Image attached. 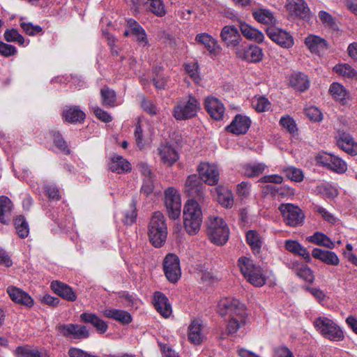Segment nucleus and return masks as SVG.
I'll return each mask as SVG.
<instances>
[{
	"label": "nucleus",
	"mask_w": 357,
	"mask_h": 357,
	"mask_svg": "<svg viewBox=\"0 0 357 357\" xmlns=\"http://www.w3.org/2000/svg\"><path fill=\"white\" fill-rule=\"evenodd\" d=\"M183 225L190 235L196 234L202 222V211L197 201L191 199L186 202L183 213Z\"/></svg>",
	"instance_id": "obj_1"
},
{
	"label": "nucleus",
	"mask_w": 357,
	"mask_h": 357,
	"mask_svg": "<svg viewBox=\"0 0 357 357\" xmlns=\"http://www.w3.org/2000/svg\"><path fill=\"white\" fill-rule=\"evenodd\" d=\"M148 236L150 242L155 248L164 245L167 236V227L164 215L160 212H155L149 224Z\"/></svg>",
	"instance_id": "obj_2"
},
{
	"label": "nucleus",
	"mask_w": 357,
	"mask_h": 357,
	"mask_svg": "<svg viewBox=\"0 0 357 357\" xmlns=\"http://www.w3.org/2000/svg\"><path fill=\"white\" fill-rule=\"evenodd\" d=\"M238 265L244 278L255 287H262L266 279L262 268L256 265L249 257H241L238 260Z\"/></svg>",
	"instance_id": "obj_3"
},
{
	"label": "nucleus",
	"mask_w": 357,
	"mask_h": 357,
	"mask_svg": "<svg viewBox=\"0 0 357 357\" xmlns=\"http://www.w3.org/2000/svg\"><path fill=\"white\" fill-rule=\"evenodd\" d=\"M207 225V235L213 243L218 245L225 244L229 238V228L222 218L210 217Z\"/></svg>",
	"instance_id": "obj_4"
},
{
	"label": "nucleus",
	"mask_w": 357,
	"mask_h": 357,
	"mask_svg": "<svg viewBox=\"0 0 357 357\" xmlns=\"http://www.w3.org/2000/svg\"><path fill=\"white\" fill-rule=\"evenodd\" d=\"M313 324L323 337L330 340L342 341L344 337L340 327L328 317H319L314 319Z\"/></svg>",
	"instance_id": "obj_5"
},
{
	"label": "nucleus",
	"mask_w": 357,
	"mask_h": 357,
	"mask_svg": "<svg viewBox=\"0 0 357 357\" xmlns=\"http://www.w3.org/2000/svg\"><path fill=\"white\" fill-rule=\"evenodd\" d=\"M200 109L198 100L189 95L180 100L174 108V116L176 120H186L195 116Z\"/></svg>",
	"instance_id": "obj_6"
},
{
	"label": "nucleus",
	"mask_w": 357,
	"mask_h": 357,
	"mask_svg": "<svg viewBox=\"0 0 357 357\" xmlns=\"http://www.w3.org/2000/svg\"><path fill=\"white\" fill-rule=\"evenodd\" d=\"M278 209L287 225L297 227L303 224L305 215L298 206L292 204H282Z\"/></svg>",
	"instance_id": "obj_7"
},
{
	"label": "nucleus",
	"mask_w": 357,
	"mask_h": 357,
	"mask_svg": "<svg viewBox=\"0 0 357 357\" xmlns=\"http://www.w3.org/2000/svg\"><path fill=\"white\" fill-rule=\"evenodd\" d=\"M218 312L222 316L228 315L229 318L246 314L245 308L238 300L225 298L218 304Z\"/></svg>",
	"instance_id": "obj_8"
},
{
	"label": "nucleus",
	"mask_w": 357,
	"mask_h": 357,
	"mask_svg": "<svg viewBox=\"0 0 357 357\" xmlns=\"http://www.w3.org/2000/svg\"><path fill=\"white\" fill-rule=\"evenodd\" d=\"M165 204L169 218L175 220L181 214V202L180 195L174 188L165 191Z\"/></svg>",
	"instance_id": "obj_9"
},
{
	"label": "nucleus",
	"mask_w": 357,
	"mask_h": 357,
	"mask_svg": "<svg viewBox=\"0 0 357 357\" xmlns=\"http://www.w3.org/2000/svg\"><path fill=\"white\" fill-rule=\"evenodd\" d=\"M235 54L238 58L248 62L257 63L263 59L262 50L254 45H239L235 49Z\"/></svg>",
	"instance_id": "obj_10"
},
{
	"label": "nucleus",
	"mask_w": 357,
	"mask_h": 357,
	"mask_svg": "<svg viewBox=\"0 0 357 357\" xmlns=\"http://www.w3.org/2000/svg\"><path fill=\"white\" fill-rule=\"evenodd\" d=\"M163 269L169 282H177L181 275L178 257L174 254H168L163 261Z\"/></svg>",
	"instance_id": "obj_11"
},
{
	"label": "nucleus",
	"mask_w": 357,
	"mask_h": 357,
	"mask_svg": "<svg viewBox=\"0 0 357 357\" xmlns=\"http://www.w3.org/2000/svg\"><path fill=\"white\" fill-rule=\"evenodd\" d=\"M266 34L269 38L284 48H290L294 45V38L291 35L281 29L271 26L266 29Z\"/></svg>",
	"instance_id": "obj_12"
},
{
	"label": "nucleus",
	"mask_w": 357,
	"mask_h": 357,
	"mask_svg": "<svg viewBox=\"0 0 357 357\" xmlns=\"http://www.w3.org/2000/svg\"><path fill=\"white\" fill-rule=\"evenodd\" d=\"M196 174L190 175L185 183V192L188 196L201 200L204 196V185Z\"/></svg>",
	"instance_id": "obj_13"
},
{
	"label": "nucleus",
	"mask_w": 357,
	"mask_h": 357,
	"mask_svg": "<svg viewBox=\"0 0 357 357\" xmlns=\"http://www.w3.org/2000/svg\"><path fill=\"white\" fill-rule=\"evenodd\" d=\"M58 331L63 336L73 339H85L89 336L86 327L78 324H61L58 326Z\"/></svg>",
	"instance_id": "obj_14"
},
{
	"label": "nucleus",
	"mask_w": 357,
	"mask_h": 357,
	"mask_svg": "<svg viewBox=\"0 0 357 357\" xmlns=\"http://www.w3.org/2000/svg\"><path fill=\"white\" fill-rule=\"evenodd\" d=\"M200 178L210 185H216L219 181V171L215 164L202 162L198 167Z\"/></svg>",
	"instance_id": "obj_15"
},
{
	"label": "nucleus",
	"mask_w": 357,
	"mask_h": 357,
	"mask_svg": "<svg viewBox=\"0 0 357 357\" xmlns=\"http://www.w3.org/2000/svg\"><path fill=\"white\" fill-rule=\"evenodd\" d=\"M204 107L212 119L217 121L223 119L225 109L222 102L217 98L206 97L204 100Z\"/></svg>",
	"instance_id": "obj_16"
},
{
	"label": "nucleus",
	"mask_w": 357,
	"mask_h": 357,
	"mask_svg": "<svg viewBox=\"0 0 357 357\" xmlns=\"http://www.w3.org/2000/svg\"><path fill=\"white\" fill-rule=\"evenodd\" d=\"M336 143L337 146L347 154L357 155V142L353 137L345 132H338Z\"/></svg>",
	"instance_id": "obj_17"
},
{
	"label": "nucleus",
	"mask_w": 357,
	"mask_h": 357,
	"mask_svg": "<svg viewBox=\"0 0 357 357\" xmlns=\"http://www.w3.org/2000/svg\"><path fill=\"white\" fill-rule=\"evenodd\" d=\"M285 7L293 17L306 19L310 16V9L304 0H287Z\"/></svg>",
	"instance_id": "obj_18"
},
{
	"label": "nucleus",
	"mask_w": 357,
	"mask_h": 357,
	"mask_svg": "<svg viewBox=\"0 0 357 357\" xmlns=\"http://www.w3.org/2000/svg\"><path fill=\"white\" fill-rule=\"evenodd\" d=\"M221 39L230 48L236 49L242 40L241 36L234 26H225L220 33Z\"/></svg>",
	"instance_id": "obj_19"
},
{
	"label": "nucleus",
	"mask_w": 357,
	"mask_h": 357,
	"mask_svg": "<svg viewBox=\"0 0 357 357\" xmlns=\"http://www.w3.org/2000/svg\"><path fill=\"white\" fill-rule=\"evenodd\" d=\"M157 153L162 162L167 166H172L178 160V153L169 144H162L157 149Z\"/></svg>",
	"instance_id": "obj_20"
},
{
	"label": "nucleus",
	"mask_w": 357,
	"mask_h": 357,
	"mask_svg": "<svg viewBox=\"0 0 357 357\" xmlns=\"http://www.w3.org/2000/svg\"><path fill=\"white\" fill-rule=\"evenodd\" d=\"M153 305L158 313L163 317L167 318L172 314V306L167 297L160 291L154 293L153 298Z\"/></svg>",
	"instance_id": "obj_21"
},
{
	"label": "nucleus",
	"mask_w": 357,
	"mask_h": 357,
	"mask_svg": "<svg viewBox=\"0 0 357 357\" xmlns=\"http://www.w3.org/2000/svg\"><path fill=\"white\" fill-rule=\"evenodd\" d=\"M251 121L246 116L237 114L231 123L227 127V130L235 134H245L250 126Z\"/></svg>",
	"instance_id": "obj_22"
},
{
	"label": "nucleus",
	"mask_w": 357,
	"mask_h": 357,
	"mask_svg": "<svg viewBox=\"0 0 357 357\" xmlns=\"http://www.w3.org/2000/svg\"><path fill=\"white\" fill-rule=\"evenodd\" d=\"M322 163L330 170L337 173L343 174L347 169V165L341 158L333 154H327L323 159Z\"/></svg>",
	"instance_id": "obj_23"
},
{
	"label": "nucleus",
	"mask_w": 357,
	"mask_h": 357,
	"mask_svg": "<svg viewBox=\"0 0 357 357\" xmlns=\"http://www.w3.org/2000/svg\"><path fill=\"white\" fill-rule=\"evenodd\" d=\"M7 293L10 299L16 303L27 307H31L33 304V300L32 298L20 288L10 286L7 288Z\"/></svg>",
	"instance_id": "obj_24"
},
{
	"label": "nucleus",
	"mask_w": 357,
	"mask_h": 357,
	"mask_svg": "<svg viewBox=\"0 0 357 357\" xmlns=\"http://www.w3.org/2000/svg\"><path fill=\"white\" fill-rule=\"evenodd\" d=\"M51 288L55 294L68 301H75L77 299L75 292L70 286L64 283L56 280L53 281L51 283Z\"/></svg>",
	"instance_id": "obj_25"
},
{
	"label": "nucleus",
	"mask_w": 357,
	"mask_h": 357,
	"mask_svg": "<svg viewBox=\"0 0 357 357\" xmlns=\"http://www.w3.org/2000/svg\"><path fill=\"white\" fill-rule=\"evenodd\" d=\"M329 93L332 97L342 105L349 104L351 97L347 90L340 84L333 82L329 88Z\"/></svg>",
	"instance_id": "obj_26"
},
{
	"label": "nucleus",
	"mask_w": 357,
	"mask_h": 357,
	"mask_svg": "<svg viewBox=\"0 0 357 357\" xmlns=\"http://www.w3.org/2000/svg\"><path fill=\"white\" fill-rule=\"evenodd\" d=\"M62 119L70 123H82L86 117L85 113L77 106H71L62 112Z\"/></svg>",
	"instance_id": "obj_27"
},
{
	"label": "nucleus",
	"mask_w": 357,
	"mask_h": 357,
	"mask_svg": "<svg viewBox=\"0 0 357 357\" xmlns=\"http://www.w3.org/2000/svg\"><path fill=\"white\" fill-rule=\"evenodd\" d=\"M188 337L195 344H199L202 342L204 335L202 333V324L200 320L195 319L189 325Z\"/></svg>",
	"instance_id": "obj_28"
},
{
	"label": "nucleus",
	"mask_w": 357,
	"mask_h": 357,
	"mask_svg": "<svg viewBox=\"0 0 357 357\" xmlns=\"http://www.w3.org/2000/svg\"><path fill=\"white\" fill-rule=\"evenodd\" d=\"M312 255L314 258L318 259L328 265L337 266L340 263L338 257L332 251L314 248L312 252Z\"/></svg>",
	"instance_id": "obj_29"
},
{
	"label": "nucleus",
	"mask_w": 357,
	"mask_h": 357,
	"mask_svg": "<svg viewBox=\"0 0 357 357\" xmlns=\"http://www.w3.org/2000/svg\"><path fill=\"white\" fill-rule=\"evenodd\" d=\"M305 43L312 53L319 54L327 49L328 44L326 40L314 35L308 36Z\"/></svg>",
	"instance_id": "obj_30"
},
{
	"label": "nucleus",
	"mask_w": 357,
	"mask_h": 357,
	"mask_svg": "<svg viewBox=\"0 0 357 357\" xmlns=\"http://www.w3.org/2000/svg\"><path fill=\"white\" fill-rule=\"evenodd\" d=\"M109 168L113 172L121 174L130 172L131 170V165L122 156L115 155L111 158Z\"/></svg>",
	"instance_id": "obj_31"
},
{
	"label": "nucleus",
	"mask_w": 357,
	"mask_h": 357,
	"mask_svg": "<svg viewBox=\"0 0 357 357\" xmlns=\"http://www.w3.org/2000/svg\"><path fill=\"white\" fill-rule=\"evenodd\" d=\"M103 314L110 319H113L123 325L130 324L132 319L129 312L125 310L108 308L103 311Z\"/></svg>",
	"instance_id": "obj_32"
},
{
	"label": "nucleus",
	"mask_w": 357,
	"mask_h": 357,
	"mask_svg": "<svg viewBox=\"0 0 357 357\" xmlns=\"http://www.w3.org/2000/svg\"><path fill=\"white\" fill-rule=\"evenodd\" d=\"M284 248L289 252L303 257L307 262H310L311 261V257L309 251L298 241L287 240L284 242Z\"/></svg>",
	"instance_id": "obj_33"
},
{
	"label": "nucleus",
	"mask_w": 357,
	"mask_h": 357,
	"mask_svg": "<svg viewBox=\"0 0 357 357\" xmlns=\"http://www.w3.org/2000/svg\"><path fill=\"white\" fill-rule=\"evenodd\" d=\"M80 318L84 322L91 324L100 333H104L107 330V324L95 314L84 312L80 315Z\"/></svg>",
	"instance_id": "obj_34"
},
{
	"label": "nucleus",
	"mask_w": 357,
	"mask_h": 357,
	"mask_svg": "<svg viewBox=\"0 0 357 357\" xmlns=\"http://www.w3.org/2000/svg\"><path fill=\"white\" fill-rule=\"evenodd\" d=\"M289 84L291 87L300 92L305 91L310 86L307 77L301 73L292 74L289 79Z\"/></svg>",
	"instance_id": "obj_35"
},
{
	"label": "nucleus",
	"mask_w": 357,
	"mask_h": 357,
	"mask_svg": "<svg viewBox=\"0 0 357 357\" xmlns=\"http://www.w3.org/2000/svg\"><path fill=\"white\" fill-rule=\"evenodd\" d=\"M13 209V203L6 196L0 197V222L7 225L10 222V217Z\"/></svg>",
	"instance_id": "obj_36"
},
{
	"label": "nucleus",
	"mask_w": 357,
	"mask_h": 357,
	"mask_svg": "<svg viewBox=\"0 0 357 357\" xmlns=\"http://www.w3.org/2000/svg\"><path fill=\"white\" fill-rule=\"evenodd\" d=\"M215 190L218 195V202L225 208H231L234 204L231 191L222 186H218Z\"/></svg>",
	"instance_id": "obj_37"
},
{
	"label": "nucleus",
	"mask_w": 357,
	"mask_h": 357,
	"mask_svg": "<svg viewBox=\"0 0 357 357\" xmlns=\"http://www.w3.org/2000/svg\"><path fill=\"white\" fill-rule=\"evenodd\" d=\"M195 40L200 44L204 45L211 54H215L219 50V46L216 40L206 33L197 35Z\"/></svg>",
	"instance_id": "obj_38"
},
{
	"label": "nucleus",
	"mask_w": 357,
	"mask_h": 357,
	"mask_svg": "<svg viewBox=\"0 0 357 357\" xmlns=\"http://www.w3.org/2000/svg\"><path fill=\"white\" fill-rule=\"evenodd\" d=\"M240 29L242 34L248 39L261 43L264 38V36L261 31L245 22L241 23Z\"/></svg>",
	"instance_id": "obj_39"
},
{
	"label": "nucleus",
	"mask_w": 357,
	"mask_h": 357,
	"mask_svg": "<svg viewBox=\"0 0 357 357\" xmlns=\"http://www.w3.org/2000/svg\"><path fill=\"white\" fill-rule=\"evenodd\" d=\"M16 357H50L45 351L28 346L17 347L15 351Z\"/></svg>",
	"instance_id": "obj_40"
},
{
	"label": "nucleus",
	"mask_w": 357,
	"mask_h": 357,
	"mask_svg": "<svg viewBox=\"0 0 357 357\" xmlns=\"http://www.w3.org/2000/svg\"><path fill=\"white\" fill-rule=\"evenodd\" d=\"M253 17L262 24H275L276 20L273 13L266 8H258L252 11Z\"/></svg>",
	"instance_id": "obj_41"
},
{
	"label": "nucleus",
	"mask_w": 357,
	"mask_h": 357,
	"mask_svg": "<svg viewBox=\"0 0 357 357\" xmlns=\"http://www.w3.org/2000/svg\"><path fill=\"white\" fill-rule=\"evenodd\" d=\"M246 241L255 254L259 253L263 244L260 234L255 230H250L246 234Z\"/></svg>",
	"instance_id": "obj_42"
},
{
	"label": "nucleus",
	"mask_w": 357,
	"mask_h": 357,
	"mask_svg": "<svg viewBox=\"0 0 357 357\" xmlns=\"http://www.w3.org/2000/svg\"><path fill=\"white\" fill-rule=\"evenodd\" d=\"M307 241L327 248L333 249L335 248V243L323 233L316 232L312 236L307 237Z\"/></svg>",
	"instance_id": "obj_43"
},
{
	"label": "nucleus",
	"mask_w": 357,
	"mask_h": 357,
	"mask_svg": "<svg viewBox=\"0 0 357 357\" xmlns=\"http://www.w3.org/2000/svg\"><path fill=\"white\" fill-rule=\"evenodd\" d=\"M246 314L231 317L229 318L227 325V331L228 334H234L245 324Z\"/></svg>",
	"instance_id": "obj_44"
},
{
	"label": "nucleus",
	"mask_w": 357,
	"mask_h": 357,
	"mask_svg": "<svg viewBox=\"0 0 357 357\" xmlns=\"http://www.w3.org/2000/svg\"><path fill=\"white\" fill-rule=\"evenodd\" d=\"M14 225L18 236L24 238L29 234V224L23 215H18L14 219Z\"/></svg>",
	"instance_id": "obj_45"
},
{
	"label": "nucleus",
	"mask_w": 357,
	"mask_h": 357,
	"mask_svg": "<svg viewBox=\"0 0 357 357\" xmlns=\"http://www.w3.org/2000/svg\"><path fill=\"white\" fill-rule=\"evenodd\" d=\"M102 104L106 107H114L116 105V96L114 91L104 87L100 90Z\"/></svg>",
	"instance_id": "obj_46"
},
{
	"label": "nucleus",
	"mask_w": 357,
	"mask_h": 357,
	"mask_svg": "<svg viewBox=\"0 0 357 357\" xmlns=\"http://www.w3.org/2000/svg\"><path fill=\"white\" fill-rule=\"evenodd\" d=\"M266 166L263 163L245 164L243 166V174L248 177H255L264 172Z\"/></svg>",
	"instance_id": "obj_47"
},
{
	"label": "nucleus",
	"mask_w": 357,
	"mask_h": 357,
	"mask_svg": "<svg viewBox=\"0 0 357 357\" xmlns=\"http://www.w3.org/2000/svg\"><path fill=\"white\" fill-rule=\"evenodd\" d=\"M333 69L336 73L340 75L357 80V71L352 68L349 64L344 63L336 65Z\"/></svg>",
	"instance_id": "obj_48"
},
{
	"label": "nucleus",
	"mask_w": 357,
	"mask_h": 357,
	"mask_svg": "<svg viewBox=\"0 0 357 357\" xmlns=\"http://www.w3.org/2000/svg\"><path fill=\"white\" fill-rule=\"evenodd\" d=\"M149 10L158 17L166 15L165 6L162 0H148Z\"/></svg>",
	"instance_id": "obj_49"
},
{
	"label": "nucleus",
	"mask_w": 357,
	"mask_h": 357,
	"mask_svg": "<svg viewBox=\"0 0 357 357\" xmlns=\"http://www.w3.org/2000/svg\"><path fill=\"white\" fill-rule=\"evenodd\" d=\"M52 140L54 146H56L64 154L68 155L70 153V150L68 148L66 142L59 132H53Z\"/></svg>",
	"instance_id": "obj_50"
},
{
	"label": "nucleus",
	"mask_w": 357,
	"mask_h": 357,
	"mask_svg": "<svg viewBox=\"0 0 357 357\" xmlns=\"http://www.w3.org/2000/svg\"><path fill=\"white\" fill-rule=\"evenodd\" d=\"M283 172H284L285 176L291 181L301 182L303 180L304 176L303 172L299 169L294 167H288L284 168Z\"/></svg>",
	"instance_id": "obj_51"
},
{
	"label": "nucleus",
	"mask_w": 357,
	"mask_h": 357,
	"mask_svg": "<svg viewBox=\"0 0 357 357\" xmlns=\"http://www.w3.org/2000/svg\"><path fill=\"white\" fill-rule=\"evenodd\" d=\"M252 106L259 112H264L271 107V102L265 97L255 98L252 100Z\"/></svg>",
	"instance_id": "obj_52"
},
{
	"label": "nucleus",
	"mask_w": 357,
	"mask_h": 357,
	"mask_svg": "<svg viewBox=\"0 0 357 357\" xmlns=\"http://www.w3.org/2000/svg\"><path fill=\"white\" fill-rule=\"evenodd\" d=\"M4 38L7 42H17L20 45H23L24 43L23 36L15 29H7L4 32Z\"/></svg>",
	"instance_id": "obj_53"
},
{
	"label": "nucleus",
	"mask_w": 357,
	"mask_h": 357,
	"mask_svg": "<svg viewBox=\"0 0 357 357\" xmlns=\"http://www.w3.org/2000/svg\"><path fill=\"white\" fill-rule=\"evenodd\" d=\"M296 275L307 282L311 283L314 280L312 271L304 264L300 267V269H298Z\"/></svg>",
	"instance_id": "obj_54"
},
{
	"label": "nucleus",
	"mask_w": 357,
	"mask_h": 357,
	"mask_svg": "<svg viewBox=\"0 0 357 357\" xmlns=\"http://www.w3.org/2000/svg\"><path fill=\"white\" fill-rule=\"evenodd\" d=\"M251 184L246 181H243L236 186V194L241 199H246L250 194Z\"/></svg>",
	"instance_id": "obj_55"
},
{
	"label": "nucleus",
	"mask_w": 357,
	"mask_h": 357,
	"mask_svg": "<svg viewBox=\"0 0 357 357\" xmlns=\"http://www.w3.org/2000/svg\"><path fill=\"white\" fill-rule=\"evenodd\" d=\"M45 191L46 195L50 199L58 201L61 199V193L59 188L54 184L45 185Z\"/></svg>",
	"instance_id": "obj_56"
},
{
	"label": "nucleus",
	"mask_w": 357,
	"mask_h": 357,
	"mask_svg": "<svg viewBox=\"0 0 357 357\" xmlns=\"http://www.w3.org/2000/svg\"><path fill=\"white\" fill-rule=\"evenodd\" d=\"M280 125L286 128L290 133H294L296 130V124L294 119L289 116H282L280 120Z\"/></svg>",
	"instance_id": "obj_57"
},
{
	"label": "nucleus",
	"mask_w": 357,
	"mask_h": 357,
	"mask_svg": "<svg viewBox=\"0 0 357 357\" xmlns=\"http://www.w3.org/2000/svg\"><path fill=\"white\" fill-rule=\"evenodd\" d=\"M20 26L28 35L34 36L42 31V28L38 25H33L30 22H21Z\"/></svg>",
	"instance_id": "obj_58"
},
{
	"label": "nucleus",
	"mask_w": 357,
	"mask_h": 357,
	"mask_svg": "<svg viewBox=\"0 0 357 357\" xmlns=\"http://www.w3.org/2000/svg\"><path fill=\"white\" fill-rule=\"evenodd\" d=\"M198 64L197 63H189L185 64V70L190 77L195 82H198L200 79L197 73Z\"/></svg>",
	"instance_id": "obj_59"
},
{
	"label": "nucleus",
	"mask_w": 357,
	"mask_h": 357,
	"mask_svg": "<svg viewBox=\"0 0 357 357\" xmlns=\"http://www.w3.org/2000/svg\"><path fill=\"white\" fill-rule=\"evenodd\" d=\"M17 54L15 47L11 45L6 44L3 42H0V54L8 57Z\"/></svg>",
	"instance_id": "obj_60"
},
{
	"label": "nucleus",
	"mask_w": 357,
	"mask_h": 357,
	"mask_svg": "<svg viewBox=\"0 0 357 357\" xmlns=\"http://www.w3.org/2000/svg\"><path fill=\"white\" fill-rule=\"evenodd\" d=\"M305 114L310 120L314 121H319L322 119L321 111L315 107L307 108L305 109Z\"/></svg>",
	"instance_id": "obj_61"
},
{
	"label": "nucleus",
	"mask_w": 357,
	"mask_h": 357,
	"mask_svg": "<svg viewBox=\"0 0 357 357\" xmlns=\"http://www.w3.org/2000/svg\"><path fill=\"white\" fill-rule=\"evenodd\" d=\"M93 114L95 116L103 122H110L112 120V117L105 110L102 109L98 107H96L93 109Z\"/></svg>",
	"instance_id": "obj_62"
},
{
	"label": "nucleus",
	"mask_w": 357,
	"mask_h": 357,
	"mask_svg": "<svg viewBox=\"0 0 357 357\" xmlns=\"http://www.w3.org/2000/svg\"><path fill=\"white\" fill-rule=\"evenodd\" d=\"M68 355L70 357H98L75 347H72L68 350Z\"/></svg>",
	"instance_id": "obj_63"
},
{
	"label": "nucleus",
	"mask_w": 357,
	"mask_h": 357,
	"mask_svg": "<svg viewBox=\"0 0 357 357\" xmlns=\"http://www.w3.org/2000/svg\"><path fill=\"white\" fill-rule=\"evenodd\" d=\"M319 17L321 22L326 26L333 27L335 24L333 17L326 11H320Z\"/></svg>",
	"instance_id": "obj_64"
}]
</instances>
